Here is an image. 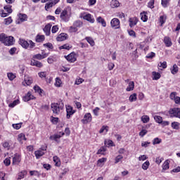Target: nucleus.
<instances>
[{
	"label": "nucleus",
	"instance_id": "nucleus-2",
	"mask_svg": "<svg viewBox=\"0 0 180 180\" xmlns=\"http://www.w3.org/2000/svg\"><path fill=\"white\" fill-rule=\"evenodd\" d=\"M79 18L89 22V23H95V18L89 13L83 12L80 14Z\"/></svg>",
	"mask_w": 180,
	"mask_h": 180
},
{
	"label": "nucleus",
	"instance_id": "nucleus-37",
	"mask_svg": "<svg viewBox=\"0 0 180 180\" xmlns=\"http://www.w3.org/2000/svg\"><path fill=\"white\" fill-rule=\"evenodd\" d=\"M53 162H55L56 167L61 166V161L60 160V158L57 156H53Z\"/></svg>",
	"mask_w": 180,
	"mask_h": 180
},
{
	"label": "nucleus",
	"instance_id": "nucleus-31",
	"mask_svg": "<svg viewBox=\"0 0 180 180\" xmlns=\"http://www.w3.org/2000/svg\"><path fill=\"white\" fill-rule=\"evenodd\" d=\"M27 16L25 14H19L18 15V21L17 23H22V22H25L26 20Z\"/></svg>",
	"mask_w": 180,
	"mask_h": 180
},
{
	"label": "nucleus",
	"instance_id": "nucleus-57",
	"mask_svg": "<svg viewBox=\"0 0 180 180\" xmlns=\"http://www.w3.org/2000/svg\"><path fill=\"white\" fill-rule=\"evenodd\" d=\"M26 174H27V172L26 171H22V172H20L18 174V179H23V178H25V176H26Z\"/></svg>",
	"mask_w": 180,
	"mask_h": 180
},
{
	"label": "nucleus",
	"instance_id": "nucleus-30",
	"mask_svg": "<svg viewBox=\"0 0 180 180\" xmlns=\"http://www.w3.org/2000/svg\"><path fill=\"white\" fill-rule=\"evenodd\" d=\"M162 171H167V169H169V160H167L164 162L162 165Z\"/></svg>",
	"mask_w": 180,
	"mask_h": 180
},
{
	"label": "nucleus",
	"instance_id": "nucleus-47",
	"mask_svg": "<svg viewBox=\"0 0 180 180\" xmlns=\"http://www.w3.org/2000/svg\"><path fill=\"white\" fill-rule=\"evenodd\" d=\"M105 145L108 146L109 147H115V143H113V141L107 139L105 141Z\"/></svg>",
	"mask_w": 180,
	"mask_h": 180
},
{
	"label": "nucleus",
	"instance_id": "nucleus-13",
	"mask_svg": "<svg viewBox=\"0 0 180 180\" xmlns=\"http://www.w3.org/2000/svg\"><path fill=\"white\" fill-rule=\"evenodd\" d=\"M66 112H67V115L66 117L67 119H70L74 113H75V110H74V108L71 105H67L66 106Z\"/></svg>",
	"mask_w": 180,
	"mask_h": 180
},
{
	"label": "nucleus",
	"instance_id": "nucleus-33",
	"mask_svg": "<svg viewBox=\"0 0 180 180\" xmlns=\"http://www.w3.org/2000/svg\"><path fill=\"white\" fill-rule=\"evenodd\" d=\"M110 6L111 8H119L120 6V3L117 0H112Z\"/></svg>",
	"mask_w": 180,
	"mask_h": 180
},
{
	"label": "nucleus",
	"instance_id": "nucleus-50",
	"mask_svg": "<svg viewBox=\"0 0 180 180\" xmlns=\"http://www.w3.org/2000/svg\"><path fill=\"white\" fill-rule=\"evenodd\" d=\"M69 33H77L78 32V29L75 27V25L70 26L68 30Z\"/></svg>",
	"mask_w": 180,
	"mask_h": 180
},
{
	"label": "nucleus",
	"instance_id": "nucleus-36",
	"mask_svg": "<svg viewBox=\"0 0 180 180\" xmlns=\"http://www.w3.org/2000/svg\"><path fill=\"white\" fill-rule=\"evenodd\" d=\"M158 67L159 70H161V71H162L163 70H165V68H167V62L164 61V62L159 63V64L158 65Z\"/></svg>",
	"mask_w": 180,
	"mask_h": 180
},
{
	"label": "nucleus",
	"instance_id": "nucleus-12",
	"mask_svg": "<svg viewBox=\"0 0 180 180\" xmlns=\"http://www.w3.org/2000/svg\"><path fill=\"white\" fill-rule=\"evenodd\" d=\"M22 161V156L20 154L15 153L13 158V165H19Z\"/></svg>",
	"mask_w": 180,
	"mask_h": 180
},
{
	"label": "nucleus",
	"instance_id": "nucleus-44",
	"mask_svg": "<svg viewBox=\"0 0 180 180\" xmlns=\"http://www.w3.org/2000/svg\"><path fill=\"white\" fill-rule=\"evenodd\" d=\"M97 154H101L102 155H105L106 154V147H101L97 152Z\"/></svg>",
	"mask_w": 180,
	"mask_h": 180
},
{
	"label": "nucleus",
	"instance_id": "nucleus-15",
	"mask_svg": "<svg viewBox=\"0 0 180 180\" xmlns=\"http://www.w3.org/2000/svg\"><path fill=\"white\" fill-rule=\"evenodd\" d=\"M34 96L32 94V92L28 91L27 94H25V96L23 97L24 102H29V101H32L34 99Z\"/></svg>",
	"mask_w": 180,
	"mask_h": 180
},
{
	"label": "nucleus",
	"instance_id": "nucleus-28",
	"mask_svg": "<svg viewBox=\"0 0 180 180\" xmlns=\"http://www.w3.org/2000/svg\"><path fill=\"white\" fill-rule=\"evenodd\" d=\"M54 85L55 86H56V88H61V86H63V82L61 81V79H60V77H56L55 79Z\"/></svg>",
	"mask_w": 180,
	"mask_h": 180
},
{
	"label": "nucleus",
	"instance_id": "nucleus-11",
	"mask_svg": "<svg viewBox=\"0 0 180 180\" xmlns=\"http://www.w3.org/2000/svg\"><path fill=\"white\" fill-rule=\"evenodd\" d=\"M49 53H46L44 51H42L41 53L34 55L33 58L36 60H43L44 58H47V57H49Z\"/></svg>",
	"mask_w": 180,
	"mask_h": 180
},
{
	"label": "nucleus",
	"instance_id": "nucleus-3",
	"mask_svg": "<svg viewBox=\"0 0 180 180\" xmlns=\"http://www.w3.org/2000/svg\"><path fill=\"white\" fill-rule=\"evenodd\" d=\"M64 108V103H52L51 104V109L53 110V112L56 115H58L60 113V111L63 110Z\"/></svg>",
	"mask_w": 180,
	"mask_h": 180
},
{
	"label": "nucleus",
	"instance_id": "nucleus-35",
	"mask_svg": "<svg viewBox=\"0 0 180 180\" xmlns=\"http://www.w3.org/2000/svg\"><path fill=\"white\" fill-rule=\"evenodd\" d=\"M166 20H167V15L163 14L162 15H160V17L159 18L160 26H162V25H164V23H165Z\"/></svg>",
	"mask_w": 180,
	"mask_h": 180
},
{
	"label": "nucleus",
	"instance_id": "nucleus-22",
	"mask_svg": "<svg viewBox=\"0 0 180 180\" xmlns=\"http://www.w3.org/2000/svg\"><path fill=\"white\" fill-rule=\"evenodd\" d=\"M164 43L166 47H171V46H172V41H171V38H169V37H165Z\"/></svg>",
	"mask_w": 180,
	"mask_h": 180
},
{
	"label": "nucleus",
	"instance_id": "nucleus-64",
	"mask_svg": "<svg viewBox=\"0 0 180 180\" xmlns=\"http://www.w3.org/2000/svg\"><path fill=\"white\" fill-rule=\"evenodd\" d=\"M12 21H13L12 18H11V17H8V18L4 19L5 25H11Z\"/></svg>",
	"mask_w": 180,
	"mask_h": 180
},
{
	"label": "nucleus",
	"instance_id": "nucleus-5",
	"mask_svg": "<svg viewBox=\"0 0 180 180\" xmlns=\"http://www.w3.org/2000/svg\"><path fill=\"white\" fill-rule=\"evenodd\" d=\"M32 84H33V77L29 76L28 75H25L24 76L23 81L22 82V86H30V85Z\"/></svg>",
	"mask_w": 180,
	"mask_h": 180
},
{
	"label": "nucleus",
	"instance_id": "nucleus-1",
	"mask_svg": "<svg viewBox=\"0 0 180 180\" xmlns=\"http://www.w3.org/2000/svg\"><path fill=\"white\" fill-rule=\"evenodd\" d=\"M0 42L4 46H13L15 44V38L12 36H8L5 33L0 34Z\"/></svg>",
	"mask_w": 180,
	"mask_h": 180
},
{
	"label": "nucleus",
	"instance_id": "nucleus-51",
	"mask_svg": "<svg viewBox=\"0 0 180 180\" xmlns=\"http://www.w3.org/2000/svg\"><path fill=\"white\" fill-rule=\"evenodd\" d=\"M148 167H150V162L147 160L142 165V169L147 171V169H148Z\"/></svg>",
	"mask_w": 180,
	"mask_h": 180
},
{
	"label": "nucleus",
	"instance_id": "nucleus-40",
	"mask_svg": "<svg viewBox=\"0 0 180 180\" xmlns=\"http://www.w3.org/2000/svg\"><path fill=\"white\" fill-rule=\"evenodd\" d=\"M129 102H136L137 101V94L134 93L129 98Z\"/></svg>",
	"mask_w": 180,
	"mask_h": 180
},
{
	"label": "nucleus",
	"instance_id": "nucleus-9",
	"mask_svg": "<svg viewBox=\"0 0 180 180\" xmlns=\"http://www.w3.org/2000/svg\"><path fill=\"white\" fill-rule=\"evenodd\" d=\"M46 150H47V147L41 148L38 150H36L34 152L36 158L39 160L40 157H43V155L45 154L44 151H46Z\"/></svg>",
	"mask_w": 180,
	"mask_h": 180
},
{
	"label": "nucleus",
	"instance_id": "nucleus-38",
	"mask_svg": "<svg viewBox=\"0 0 180 180\" xmlns=\"http://www.w3.org/2000/svg\"><path fill=\"white\" fill-rule=\"evenodd\" d=\"M140 16L143 22H147V20H148V16H147V13L146 12L141 13Z\"/></svg>",
	"mask_w": 180,
	"mask_h": 180
},
{
	"label": "nucleus",
	"instance_id": "nucleus-17",
	"mask_svg": "<svg viewBox=\"0 0 180 180\" xmlns=\"http://www.w3.org/2000/svg\"><path fill=\"white\" fill-rule=\"evenodd\" d=\"M30 65L37 67L38 68H41V67H43V63H41V62H39V60L32 59L30 62Z\"/></svg>",
	"mask_w": 180,
	"mask_h": 180
},
{
	"label": "nucleus",
	"instance_id": "nucleus-20",
	"mask_svg": "<svg viewBox=\"0 0 180 180\" xmlns=\"http://www.w3.org/2000/svg\"><path fill=\"white\" fill-rule=\"evenodd\" d=\"M44 32L46 36H50V34L51 33V25L47 24L44 28Z\"/></svg>",
	"mask_w": 180,
	"mask_h": 180
},
{
	"label": "nucleus",
	"instance_id": "nucleus-56",
	"mask_svg": "<svg viewBox=\"0 0 180 180\" xmlns=\"http://www.w3.org/2000/svg\"><path fill=\"white\" fill-rule=\"evenodd\" d=\"M4 8L8 15H11V13H12V6L8 5L4 6Z\"/></svg>",
	"mask_w": 180,
	"mask_h": 180
},
{
	"label": "nucleus",
	"instance_id": "nucleus-6",
	"mask_svg": "<svg viewBox=\"0 0 180 180\" xmlns=\"http://www.w3.org/2000/svg\"><path fill=\"white\" fill-rule=\"evenodd\" d=\"M71 18V13L67 10H63L60 13V18L63 22H68Z\"/></svg>",
	"mask_w": 180,
	"mask_h": 180
},
{
	"label": "nucleus",
	"instance_id": "nucleus-23",
	"mask_svg": "<svg viewBox=\"0 0 180 180\" xmlns=\"http://www.w3.org/2000/svg\"><path fill=\"white\" fill-rule=\"evenodd\" d=\"M35 40L37 43H42V41H44V40H46V37H44V35L43 34H39L36 36Z\"/></svg>",
	"mask_w": 180,
	"mask_h": 180
},
{
	"label": "nucleus",
	"instance_id": "nucleus-62",
	"mask_svg": "<svg viewBox=\"0 0 180 180\" xmlns=\"http://www.w3.org/2000/svg\"><path fill=\"white\" fill-rule=\"evenodd\" d=\"M121 160H123V155H117L115 159V163L117 164L118 162H120Z\"/></svg>",
	"mask_w": 180,
	"mask_h": 180
},
{
	"label": "nucleus",
	"instance_id": "nucleus-45",
	"mask_svg": "<svg viewBox=\"0 0 180 180\" xmlns=\"http://www.w3.org/2000/svg\"><path fill=\"white\" fill-rule=\"evenodd\" d=\"M141 120L143 123H148L150 122V117L148 115H143Z\"/></svg>",
	"mask_w": 180,
	"mask_h": 180
},
{
	"label": "nucleus",
	"instance_id": "nucleus-60",
	"mask_svg": "<svg viewBox=\"0 0 180 180\" xmlns=\"http://www.w3.org/2000/svg\"><path fill=\"white\" fill-rule=\"evenodd\" d=\"M162 141V140L161 139L159 138H155L153 141V146H155V144H160L161 143V142Z\"/></svg>",
	"mask_w": 180,
	"mask_h": 180
},
{
	"label": "nucleus",
	"instance_id": "nucleus-58",
	"mask_svg": "<svg viewBox=\"0 0 180 180\" xmlns=\"http://www.w3.org/2000/svg\"><path fill=\"white\" fill-rule=\"evenodd\" d=\"M38 75L41 79H46V77H47V73L46 72H40L38 73Z\"/></svg>",
	"mask_w": 180,
	"mask_h": 180
},
{
	"label": "nucleus",
	"instance_id": "nucleus-8",
	"mask_svg": "<svg viewBox=\"0 0 180 180\" xmlns=\"http://www.w3.org/2000/svg\"><path fill=\"white\" fill-rule=\"evenodd\" d=\"M110 26L112 29H120V20L117 18H112L110 21Z\"/></svg>",
	"mask_w": 180,
	"mask_h": 180
},
{
	"label": "nucleus",
	"instance_id": "nucleus-19",
	"mask_svg": "<svg viewBox=\"0 0 180 180\" xmlns=\"http://www.w3.org/2000/svg\"><path fill=\"white\" fill-rule=\"evenodd\" d=\"M64 136V132H59L58 134L52 135L50 136V140H55V141H57L58 139H61Z\"/></svg>",
	"mask_w": 180,
	"mask_h": 180
},
{
	"label": "nucleus",
	"instance_id": "nucleus-27",
	"mask_svg": "<svg viewBox=\"0 0 180 180\" xmlns=\"http://www.w3.org/2000/svg\"><path fill=\"white\" fill-rule=\"evenodd\" d=\"M160 78H161V74H160V72H152V79L153 81H158Z\"/></svg>",
	"mask_w": 180,
	"mask_h": 180
},
{
	"label": "nucleus",
	"instance_id": "nucleus-26",
	"mask_svg": "<svg viewBox=\"0 0 180 180\" xmlns=\"http://www.w3.org/2000/svg\"><path fill=\"white\" fill-rule=\"evenodd\" d=\"M109 131V127L103 125L99 130L100 134H107Z\"/></svg>",
	"mask_w": 180,
	"mask_h": 180
},
{
	"label": "nucleus",
	"instance_id": "nucleus-18",
	"mask_svg": "<svg viewBox=\"0 0 180 180\" xmlns=\"http://www.w3.org/2000/svg\"><path fill=\"white\" fill-rule=\"evenodd\" d=\"M67 39H68V34L61 33L57 37L56 40L57 41H64V40H67Z\"/></svg>",
	"mask_w": 180,
	"mask_h": 180
},
{
	"label": "nucleus",
	"instance_id": "nucleus-16",
	"mask_svg": "<svg viewBox=\"0 0 180 180\" xmlns=\"http://www.w3.org/2000/svg\"><path fill=\"white\" fill-rule=\"evenodd\" d=\"M138 22H139V18L136 17L131 18L129 20V26L131 27H134V26H136V25H137Z\"/></svg>",
	"mask_w": 180,
	"mask_h": 180
},
{
	"label": "nucleus",
	"instance_id": "nucleus-54",
	"mask_svg": "<svg viewBox=\"0 0 180 180\" xmlns=\"http://www.w3.org/2000/svg\"><path fill=\"white\" fill-rule=\"evenodd\" d=\"M71 46H70V44H65L63 46H61L59 47L60 50H70V49H71Z\"/></svg>",
	"mask_w": 180,
	"mask_h": 180
},
{
	"label": "nucleus",
	"instance_id": "nucleus-53",
	"mask_svg": "<svg viewBox=\"0 0 180 180\" xmlns=\"http://www.w3.org/2000/svg\"><path fill=\"white\" fill-rule=\"evenodd\" d=\"M154 120L157 123H159L160 124L162 123V117L161 116L155 115L154 117Z\"/></svg>",
	"mask_w": 180,
	"mask_h": 180
},
{
	"label": "nucleus",
	"instance_id": "nucleus-7",
	"mask_svg": "<svg viewBox=\"0 0 180 180\" xmlns=\"http://www.w3.org/2000/svg\"><path fill=\"white\" fill-rule=\"evenodd\" d=\"M92 122V115L90 112H87L84 115L83 119L82 120V123L83 124H88Z\"/></svg>",
	"mask_w": 180,
	"mask_h": 180
},
{
	"label": "nucleus",
	"instance_id": "nucleus-29",
	"mask_svg": "<svg viewBox=\"0 0 180 180\" xmlns=\"http://www.w3.org/2000/svg\"><path fill=\"white\" fill-rule=\"evenodd\" d=\"M96 22L101 23L103 27H106V21L102 17L99 16L96 18Z\"/></svg>",
	"mask_w": 180,
	"mask_h": 180
},
{
	"label": "nucleus",
	"instance_id": "nucleus-55",
	"mask_svg": "<svg viewBox=\"0 0 180 180\" xmlns=\"http://www.w3.org/2000/svg\"><path fill=\"white\" fill-rule=\"evenodd\" d=\"M30 174L31 176H39L40 173L37 170L30 171Z\"/></svg>",
	"mask_w": 180,
	"mask_h": 180
},
{
	"label": "nucleus",
	"instance_id": "nucleus-41",
	"mask_svg": "<svg viewBox=\"0 0 180 180\" xmlns=\"http://www.w3.org/2000/svg\"><path fill=\"white\" fill-rule=\"evenodd\" d=\"M82 22H81L80 20H77L73 22V26H75L76 29H79V27H82Z\"/></svg>",
	"mask_w": 180,
	"mask_h": 180
},
{
	"label": "nucleus",
	"instance_id": "nucleus-63",
	"mask_svg": "<svg viewBox=\"0 0 180 180\" xmlns=\"http://www.w3.org/2000/svg\"><path fill=\"white\" fill-rule=\"evenodd\" d=\"M12 127H13V129H15V130H19V129H20L22 127V123H18V124H13Z\"/></svg>",
	"mask_w": 180,
	"mask_h": 180
},
{
	"label": "nucleus",
	"instance_id": "nucleus-34",
	"mask_svg": "<svg viewBox=\"0 0 180 180\" xmlns=\"http://www.w3.org/2000/svg\"><path fill=\"white\" fill-rule=\"evenodd\" d=\"M134 89V82H129L128 84V86L126 89L127 92H130V91H133Z\"/></svg>",
	"mask_w": 180,
	"mask_h": 180
},
{
	"label": "nucleus",
	"instance_id": "nucleus-52",
	"mask_svg": "<svg viewBox=\"0 0 180 180\" xmlns=\"http://www.w3.org/2000/svg\"><path fill=\"white\" fill-rule=\"evenodd\" d=\"M179 122H172V129H174L175 130H178L179 129Z\"/></svg>",
	"mask_w": 180,
	"mask_h": 180
},
{
	"label": "nucleus",
	"instance_id": "nucleus-59",
	"mask_svg": "<svg viewBox=\"0 0 180 180\" xmlns=\"http://www.w3.org/2000/svg\"><path fill=\"white\" fill-rule=\"evenodd\" d=\"M161 4L163 8H167L168 5H169V0H162Z\"/></svg>",
	"mask_w": 180,
	"mask_h": 180
},
{
	"label": "nucleus",
	"instance_id": "nucleus-49",
	"mask_svg": "<svg viewBox=\"0 0 180 180\" xmlns=\"http://www.w3.org/2000/svg\"><path fill=\"white\" fill-rule=\"evenodd\" d=\"M34 91L35 92H37L39 95H41L43 94V90L40 88V86L36 85L34 86Z\"/></svg>",
	"mask_w": 180,
	"mask_h": 180
},
{
	"label": "nucleus",
	"instance_id": "nucleus-46",
	"mask_svg": "<svg viewBox=\"0 0 180 180\" xmlns=\"http://www.w3.org/2000/svg\"><path fill=\"white\" fill-rule=\"evenodd\" d=\"M20 103V101L19 99L15 100L13 102L11 103L8 106L9 108H15L17 105H19Z\"/></svg>",
	"mask_w": 180,
	"mask_h": 180
},
{
	"label": "nucleus",
	"instance_id": "nucleus-43",
	"mask_svg": "<svg viewBox=\"0 0 180 180\" xmlns=\"http://www.w3.org/2000/svg\"><path fill=\"white\" fill-rule=\"evenodd\" d=\"M47 61L49 64H53L54 61H57V57L56 56H50L48 58Z\"/></svg>",
	"mask_w": 180,
	"mask_h": 180
},
{
	"label": "nucleus",
	"instance_id": "nucleus-25",
	"mask_svg": "<svg viewBox=\"0 0 180 180\" xmlns=\"http://www.w3.org/2000/svg\"><path fill=\"white\" fill-rule=\"evenodd\" d=\"M19 44H20L23 49H29V42L25 39H20Z\"/></svg>",
	"mask_w": 180,
	"mask_h": 180
},
{
	"label": "nucleus",
	"instance_id": "nucleus-10",
	"mask_svg": "<svg viewBox=\"0 0 180 180\" xmlns=\"http://www.w3.org/2000/svg\"><path fill=\"white\" fill-rule=\"evenodd\" d=\"M65 58L69 63H75L77 61V54L74 52L70 53L69 55L65 56Z\"/></svg>",
	"mask_w": 180,
	"mask_h": 180
},
{
	"label": "nucleus",
	"instance_id": "nucleus-48",
	"mask_svg": "<svg viewBox=\"0 0 180 180\" xmlns=\"http://www.w3.org/2000/svg\"><path fill=\"white\" fill-rule=\"evenodd\" d=\"M3 147L4 148H6L7 150H9L11 148V147H12V143L8 142V141L4 142Z\"/></svg>",
	"mask_w": 180,
	"mask_h": 180
},
{
	"label": "nucleus",
	"instance_id": "nucleus-61",
	"mask_svg": "<svg viewBox=\"0 0 180 180\" xmlns=\"http://www.w3.org/2000/svg\"><path fill=\"white\" fill-rule=\"evenodd\" d=\"M163 161H164V158L160 156L156 158L155 162L158 164V165H160V164H161Z\"/></svg>",
	"mask_w": 180,
	"mask_h": 180
},
{
	"label": "nucleus",
	"instance_id": "nucleus-4",
	"mask_svg": "<svg viewBox=\"0 0 180 180\" xmlns=\"http://www.w3.org/2000/svg\"><path fill=\"white\" fill-rule=\"evenodd\" d=\"M170 117H176L180 119V108H170L168 111Z\"/></svg>",
	"mask_w": 180,
	"mask_h": 180
},
{
	"label": "nucleus",
	"instance_id": "nucleus-14",
	"mask_svg": "<svg viewBox=\"0 0 180 180\" xmlns=\"http://www.w3.org/2000/svg\"><path fill=\"white\" fill-rule=\"evenodd\" d=\"M170 99L174 101L176 105H180V97L176 96V92H172L170 94Z\"/></svg>",
	"mask_w": 180,
	"mask_h": 180
},
{
	"label": "nucleus",
	"instance_id": "nucleus-39",
	"mask_svg": "<svg viewBox=\"0 0 180 180\" xmlns=\"http://www.w3.org/2000/svg\"><path fill=\"white\" fill-rule=\"evenodd\" d=\"M85 40H86V41L89 43V44H90V46H91V47H94V46H95V41H94V39H92V37H86L85 38Z\"/></svg>",
	"mask_w": 180,
	"mask_h": 180
},
{
	"label": "nucleus",
	"instance_id": "nucleus-32",
	"mask_svg": "<svg viewBox=\"0 0 180 180\" xmlns=\"http://www.w3.org/2000/svg\"><path fill=\"white\" fill-rule=\"evenodd\" d=\"M108 161V159L106 158H100L97 161V165L98 167H102L105 165V162Z\"/></svg>",
	"mask_w": 180,
	"mask_h": 180
},
{
	"label": "nucleus",
	"instance_id": "nucleus-21",
	"mask_svg": "<svg viewBox=\"0 0 180 180\" xmlns=\"http://www.w3.org/2000/svg\"><path fill=\"white\" fill-rule=\"evenodd\" d=\"M26 140H27V139H26V135H25V134L21 133V134H18V141H19V143H20V144H23V142L26 141Z\"/></svg>",
	"mask_w": 180,
	"mask_h": 180
},
{
	"label": "nucleus",
	"instance_id": "nucleus-42",
	"mask_svg": "<svg viewBox=\"0 0 180 180\" xmlns=\"http://www.w3.org/2000/svg\"><path fill=\"white\" fill-rule=\"evenodd\" d=\"M7 77L9 79V81H13L15 78H16V74L13 73V72H8L7 73Z\"/></svg>",
	"mask_w": 180,
	"mask_h": 180
},
{
	"label": "nucleus",
	"instance_id": "nucleus-24",
	"mask_svg": "<svg viewBox=\"0 0 180 180\" xmlns=\"http://www.w3.org/2000/svg\"><path fill=\"white\" fill-rule=\"evenodd\" d=\"M170 71L173 75H175L176 74H178V72L179 71V68H178V65L176 64H174L170 68Z\"/></svg>",
	"mask_w": 180,
	"mask_h": 180
}]
</instances>
